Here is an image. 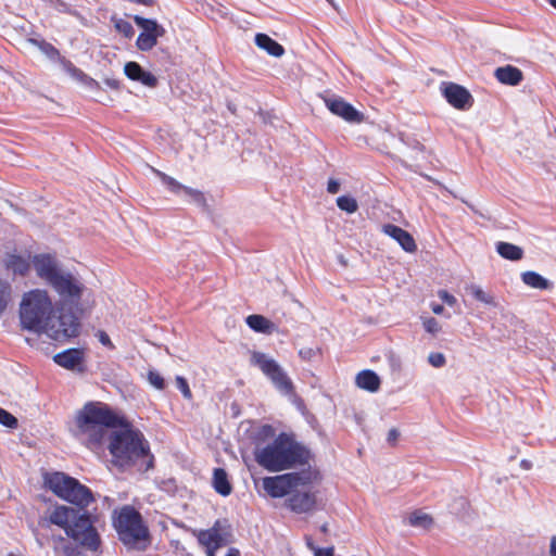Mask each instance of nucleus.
I'll list each match as a JSON object with an SVG mask.
<instances>
[{
    "mask_svg": "<svg viewBox=\"0 0 556 556\" xmlns=\"http://www.w3.org/2000/svg\"><path fill=\"white\" fill-rule=\"evenodd\" d=\"M77 435L90 450L99 448L109 429L121 428L110 437L112 463L122 469L136 467L146 472L154 467V456L143 433L103 402H88L76 415Z\"/></svg>",
    "mask_w": 556,
    "mask_h": 556,
    "instance_id": "1",
    "label": "nucleus"
},
{
    "mask_svg": "<svg viewBox=\"0 0 556 556\" xmlns=\"http://www.w3.org/2000/svg\"><path fill=\"white\" fill-rule=\"evenodd\" d=\"M20 319L23 328L45 333L61 342L77 337L80 329L78 317L63 308L55 312L48 292L40 289L30 290L23 295Z\"/></svg>",
    "mask_w": 556,
    "mask_h": 556,
    "instance_id": "2",
    "label": "nucleus"
},
{
    "mask_svg": "<svg viewBox=\"0 0 556 556\" xmlns=\"http://www.w3.org/2000/svg\"><path fill=\"white\" fill-rule=\"evenodd\" d=\"M254 459L262 468L270 472H278L307 465L312 459V454L293 435L280 432L271 442L256 444Z\"/></svg>",
    "mask_w": 556,
    "mask_h": 556,
    "instance_id": "3",
    "label": "nucleus"
},
{
    "mask_svg": "<svg viewBox=\"0 0 556 556\" xmlns=\"http://www.w3.org/2000/svg\"><path fill=\"white\" fill-rule=\"evenodd\" d=\"M43 484L58 497L81 509L94 502V496L88 486L64 472H46L43 475Z\"/></svg>",
    "mask_w": 556,
    "mask_h": 556,
    "instance_id": "4",
    "label": "nucleus"
},
{
    "mask_svg": "<svg viewBox=\"0 0 556 556\" xmlns=\"http://www.w3.org/2000/svg\"><path fill=\"white\" fill-rule=\"evenodd\" d=\"M113 526L118 534V539L131 547H144L149 540V530L143 523L142 517L138 510L130 505H125L118 510H114Z\"/></svg>",
    "mask_w": 556,
    "mask_h": 556,
    "instance_id": "5",
    "label": "nucleus"
},
{
    "mask_svg": "<svg viewBox=\"0 0 556 556\" xmlns=\"http://www.w3.org/2000/svg\"><path fill=\"white\" fill-rule=\"evenodd\" d=\"M65 533L89 551L97 552L100 548V535L86 513L76 510L75 519L71 520Z\"/></svg>",
    "mask_w": 556,
    "mask_h": 556,
    "instance_id": "6",
    "label": "nucleus"
},
{
    "mask_svg": "<svg viewBox=\"0 0 556 556\" xmlns=\"http://www.w3.org/2000/svg\"><path fill=\"white\" fill-rule=\"evenodd\" d=\"M251 359L253 365L262 370L278 391L286 395L295 393L293 382L275 359L261 352H254Z\"/></svg>",
    "mask_w": 556,
    "mask_h": 556,
    "instance_id": "7",
    "label": "nucleus"
},
{
    "mask_svg": "<svg viewBox=\"0 0 556 556\" xmlns=\"http://www.w3.org/2000/svg\"><path fill=\"white\" fill-rule=\"evenodd\" d=\"M251 359L253 365L262 370L278 391L286 395L295 393L293 382L275 359L261 352H254Z\"/></svg>",
    "mask_w": 556,
    "mask_h": 556,
    "instance_id": "8",
    "label": "nucleus"
},
{
    "mask_svg": "<svg viewBox=\"0 0 556 556\" xmlns=\"http://www.w3.org/2000/svg\"><path fill=\"white\" fill-rule=\"evenodd\" d=\"M132 20L135 24L141 28V33L136 40L137 48L140 51L152 50L156 46L157 39L165 35V28L155 20L146 18L140 15H134Z\"/></svg>",
    "mask_w": 556,
    "mask_h": 556,
    "instance_id": "9",
    "label": "nucleus"
},
{
    "mask_svg": "<svg viewBox=\"0 0 556 556\" xmlns=\"http://www.w3.org/2000/svg\"><path fill=\"white\" fill-rule=\"evenodd\" d=\"M50 286L59 294L62 302L75 306L79 304L85 289L84 285L70 273H62Z\"/></svg>",
    "mask_w": 556,
    "mask_h": 556,
    "instance_id": "10",
    "label": "nucleus"
},
{
    "mask_svg": "<svg viewBox=\"0 0 556 556\" xmlns=\"http://www.w3.org/2000/svg\"><path fill=\"white\" fill-rule=\"evenodd\" d=\"M31 263L37 276L49 285L62 274L55 256L49 253L36 254Z\"/></svg>",
    "mask_w": 556,
    "mask_h": 556,
    "instance_id": "11",
    "label": "nucleus"
},
{
    "mask_svg": "<svg viewBox=\"0 0 556 556\" xmlns=\"http://www.w3.org/2000/svg\"><path fill=\"white\" fill-rule=\"evenodd\" d=\"M442 94L447 103L456 110H469L473 104L471 93L465 87L455 83L444 84Z\"/></svg>",
    "mask_w": 556,
    "mask_h": 556,
    "instance_id": "12",
    "label": "nucleus"
},
{
    "mask_svg": "<svg viewBox=\"0 0 556 556\" xmlns=\"http://www.w3.org/2000/svg\"><path fill=\"white\" fill-rule=\"evenodd\" d=\"M327 109L349 123H362L364 115L340 97L325 98Z\"/></svg>",
    "mask_w": 556,
    "mask_h": 556,
    "instance_id": "13",
    "label": "nucleus"
},
{
    "mask_svg": "<svg viewBox=\"0 0 556 556\" xmlns=\"http://www.w3.org/2000/svg\"><path fill=\"white\" fill-rule=\"evenodd\" d=\"M85 353L80 349H67L53 356V361L61 367L70 370L84 371Z\"/></svg>",
    "mask_w": 556,
    "mask_h": 556,
    "instance_id": "14",
    "label": "nucleus"
},
{
    "mask_svg": "<svg viewBox=\"0 0 556 556\" xmlns=\"http://www.w3.org/2000/svg\"><path fill=\"white\" fill-rule=\"evenodd\" d=\"M263 489L274 498L283 497L292 491V486L286 473L275 477H265L263 479Z\"/></svg>",
    "mask_w": 556,
    "mask_h": 556,
    "instance_id": "15",
    "label": "nucleus"
},
{
    "mask_svg": "<svg viewBox=\"0 0 556 556\" xmlns=\"http://www.w3.org/2000/svg\"><path fill=\"white\" fill-rule=\"evenodd\" d=\"M287 503L288 507L294 513H308L316 506V495L313 492H294Z\"/></svg>",
    "mask_w": 556,
    "mask_h": 556,
    "instance_id": "16",
    "label": "nucleus"
},
{
    "mask_svg": "<svg viewBox=\"0 0 556 556\" xmlns=\"http://www.w3.org/2000/svg\"><path fill=\"white\" fill-rule=\"evenodd\" d=\"M382 230L386 235L394 239L404 251L413 253L417 250L415 239L405 229L393 224H387L383 226Z\"/></svg>",
    "mask_w": 556,
    "mask_h": 556,
    "instance_id": "17",
    "label": "nucleus"
},
{
    "mask_svg": "<svg viewBox=\"0 0 556 556\" xmlns=\"http://www.w3.org/2000/svg\"><path fill=\"white\" fill-rule=\"evenodd\" d=\"M494 77L503 85L518 86L523 80V73L514 65H505L497 67Z\"/></svg>",
    "mask_w": 556,
    "mask_h": 556,
    "instance_id": "18",
    "label": "nucleus"
},
{
    "mask_svg": "<svg viewBox=\"0 0 556 556\" xmlns=\"http://www.w3.org/2000/svg\"><path fill=\"white\" fill-rule=\"evenodd\" d=\"M292 490L300 485H308L320 479V473L317 469L307 468L296 472L286 473Z\"/></svg>",
    "mask_w": 556,
    "mask_h": 556,
    "instance_id": "19",
    "label": "nucleus"
},
{
    "mask_svg": "<svg viewBox=\"0 0 556 556\" xmlns=\"http://www.w3.org/2000/svg\"><path fill=\"white\" fill-rule=\"evenodd\" d=\"M76 509L67 506H56L49 515L48 521L63 528L65 531L72 519H75Z\"/></svg>",
    "mask_w": 556,
    "mask_h": 556,
    "instance_id": "20",
    "label": "nucleus"
},
{
    "mask_svg": "<svg viewBox=\"0 0 556 556\" xmlns=\"http://www.w3.org/2000/svg\"><path fill=\"white\" fill-rule=\"evenodd\" d=\"M5 268L12 271L13 275L25 276L30 269L29 256L9 254L5 260Z\"/></svg>",
    "mask_w": 556,
    "mask_h": 556,
    "instance_id": "21",
    "label": "nucleus"
},
{
    "mask_svg": "<svg viewBox=\"0 0 556 556\" xmlns=\"http://www.w3.org/2000/svg\"><path fill=\"white\" fill-rule=\"evenodd\" d=\"M245 323L255 332L271 334L277 331V326L263 315H249Z\"/></svg>",
    "mask_w": 556,
    "mask_h": 556,
    "instance_id": "22",
    "label": "nucleus"
},
{
    "mask_svg": "<svg viewBox=\"0 0 556 556\" xmlns=\"http://www.w3.org/2000/svg\"><path fill=\"white\" fill-rule=\"evenodd\" d=\"M355 382L358 388L372 393L377 392L381 384L379 376L370 369L358 372Z\"/></svg>",
    "mask_w": 556,
    "mask_h": 556,
    "instance_id": "23",
    "label": "nucleus"
},
{
    "mask_svg": "<svg viewBox=\"0 0 556 556\" xmlns=\"http://www.w3.org/2000/svg\"><path fill=\"white\" fill-rule=\"evenodd\" d=\"M198 540L208 551L218 549L224 544V539L219 530L215 527L200 531L198 534Z\"/></svg>",
    "mask_w": 556,
    "mask_h": 556,
    "instance_id": "24",
    "label": "nucleus"
},
{
    "mask_svg": "<svg viewBox=\"0 0 556 556\" xmlns=\"http://www.w3.org/2000/svg\"><path fill=\"white\" fill-rule=\"evenodd\" d=\"M255 45L275 58H280L285 53V48L266 34H256Z\"/></svg>",
    "mask_w": 556,
    "mask_h": 556,
    "instance_id": "25",
    "label": "nucleus"
},
{
    "mask_svg": "<svg viewBox=\"0 0 556 556\" xmlns=\"http://www.w3.org/2000/svg\"><path fill=\"white\" fill-rule=\"evenodd\" d=\"M31 42L35 43L49 59L59 60L68 71H76L74 64L70 60L61 56L59 50L52 43L46 40L35 39H33Z\"/></svg>",
    "mask_w": 556,
    "mask_h": 556,
    "instance_id": "26",
    "label": "nucleus"
},
{
    "mask_svg": "<svg viewBox=\"0 0 556 556\" xmlns=\"http://www.w3.org/2000/svg\"><path fill=\"white\" fill-rule=\"evenodd\" d=\"M213 488L222 496H228L232 492V485L228 479V473L224 468L214 469Z\"/></svg>",
    "mask_w": 556,
    "mask_h": 556,
    "instance_id": "27",
    "label": "nucleus"
},
{
    "mask_svg": "<svg viewBox=\"0 0 556 556\" xmlns=\"http://www.w3.org/2000/svg\"><path fill=\"white\" fill-rule=\"evenodd\" d=\"M521 280L528 287L539 290L552 289L553 283L536 271L528 270L521 274Z\"/></svg>",
    "mask_w": 556,
    "mask_h": 556,
    "instance_id": "28",
    "label": "nucleus"
},
{
    "mask_svg": "<svg viewBox=\"0 0 556 556\" xmlns=\"http://www.w3.org/2000/svg\"><path fill=\"white\" fill-rule=\"evenodd\" d=\"M496 252L505 260L520 261L523 257V250L509 242L500 241L496 243Z\"/></svg>",
    "mask_w": 556,
    "mask_h": 556,
    "instance_id": "29",
    "label": "nucleus"
},
{
    "mask_svg": "<svg viewBox=\"0 0 556 556\" xmlns=\"http://www.w3.org/2000/svg\"><path fill=\"white\" fill-rule=\"evenodd\" d=\"M408 521L412 527H418L422 529H430L433 525V518L420 509H416L410 513Z\"/></svg>",
    "mask_w": 556,
    "mask_h": 556,
    "instance_id": "30",
    "label": "nucleus"
},
{
    "mask_svg": "<svg viewBox=\"0 0 556 556\" xmlns=\"http://www.w3.org/2000/svg\"><path fill=\"white\" fill-rule=\"evenodd\" d=\"M154 173L160 177L162 182L167 187V189L173 193H179L180 191L185 192L186 186L181 185L175 178L166 175L165 173L154 169Z\"/></svg>",
    "mask_w": 556,
    "mask_h": 556,
    "instance_id": "31",
    "label": "nucleus"
},
{
    "mask_svg": "<svg viewBox=\"0 0 556 556\" xmlns=\"http://www.w3.org/2000/svg\"><path fill=\"white\" fill-rule=\"evenodd\" d=\"M337 205L341 211L353 214L358 210L357 201L350 195H341L337 199Z\"/></svg>",
    "mask_w": 556,
    "mask_h": 556,
    "instance_id": "32",
    "label": "nucleus"
},
{
    "mask_svg": "<svg viewBox=\"0 0 556 556\" xmlns=\"http://www.w3.org/2000/svg\"><path fill=\"white\" fill-rule=\"evenodd\" d=\"M470 294L479 302L484 304H494V299L491 294L483 291L479 286L472 285L469 287Z\"/></svg>",
    "mask_w": 556,
    "mask_h": 556,
    "instance_id": "33",
    "label": "nucleus"
},
{
    "mask_svg": "<svg viewBox=\"0 0 556 556\" xmlns=\"http://www.w3.org/2000/svg\"><path fill=\"white\" fill-rule=\"evenodd\" d=\"M143 68L134 61L127 62L124 66L125 75L130 79L137 81L140 78V74H142Z\"/></svg>",
    "mask_w": 556,
    "mask_h": 556,
    "instance_id": "34",
    "label": "nucleus"
},
{
    "mask_svg": "<svg viewBox=\"0 0 556 556\" xmlns=\"http://www.w3.org/2000/svg\"><path fill=\"white\" fill-rule=\"evenodd\" d=\"M147 380L156 390L162 391V390L165 389V380H164V378L162 377V375L159 371H156L154 369H150L148 371Z\"/></svg>",
    "mask_w": 556,
    "mask_h": 556,
    "instance_id": "35",
    "label": "nucleus"
},
{
    "mask_svg": "<svg viewBox=\"0 0 556 556\" xmlns=\"http://www.w3.org/2000/svg\"><path fill=\"white\" fill-rule=\"evenodd\" d=\"M114 27L119 34H122L126 38H131L135 34L132 25L128 21L123 18L117 20L114 23Z\"/></svg>",
    "mask_w": 556,
    "mask_h": 556,
    "instance_id": "36",
    "label": "nucleus"
},
{
    "mask_svg": "<svg viewBox=\"0 0 556 556\" xmlns=\"http://www.w3.org/2000/svg\"><path fill=\"white\" fill-rule=\"evenodd\" d=\"M185 193L188 194L192 199V201L197 203L199 206L203 208L207 207L206 198L202 191L186 187Z\"/></svg>",
    "mask_w": 556,
    "mask_h": 556,
    "instance_id": "37",
    "label": "nucleus"
},
{
    "mask_svg": "<svg viewBox=\"0 0 556 556\" xmlns=\"http://www.w3.org/2000/svg\"><path fill=\"white\" fill-rule=\"evenodd\" d=\"M175 382H176L177 388L182 393L184 397L186 400H191L192 399V392H191V390L189 388V383H188L187 379L185 377H182V376H177L176 379H175Z\"/></svg>",
    "mask_w": 556,
    "mask_h": 556,
    "instance_id": "38",
    "label": "nucleus"
},
{
    "mask_svg": "<svg viewBox=\"0 0 556 556\" xmlns=\"http://www.w3.org/2000/svg\"><path fill=\"white\" fill-rule=\"evenodd\" d=\"M137 81H140L142 85L154 88L157 86V78L150 72L142 71V74H140V78H138Z\"/></svg>",
    "mask_w": 556,
    "mask_h": 556,
    "instance_id": "39",
    "label": "nucleus"
},
{
    "mask_svg": "<svg viewBox=\"0 0 556 556\" xmlns=\"http://www.w3.org/2000/svg\"><path fill=\"white\" fill-rule=\"evenodd\" d=\"M424 328L431 334H437L441 330L439 321L433 317H428L422 321Z\"/></svg>",
    "mask_w": 556,
    "mask_h": 556,
    "instance_id": "40",
    "label": "nucleus"
},
{
    "mask_svg": "<svg viewBox=\"0 0 556 556\" xmlns=\"http://www.w3.org/2000/svg\"><path fill=\"white\" fill-rule=\"evenodd\" d=\"M428 362L435 368L443 367L446 363L445 356L440 352H432L428 356Z\"/></svg>",
    "mask_w": 556,
    "mask_h": 556,
    "instance_id": "41",
    "label": "nucleus"
},
{
    "mask_svg": "<svg viewBox=\"0 0 556 556\" xmlns=\"http://www.w3.org/2000/svg\"><path fill=\"white\" fill-rule=\"evenodd\" d=\"M307 547L314 552V556H333V547H317L311 540L307 541Z\"/></svg>",
    "mask_w": 556,
    "mask_h": 556,
    "instance_id": "42",
    "label": "nucleus"
},
{
    "mask_svg": "<svg viewBox=\"0 0 556 556\" xmlns=\"http://www.w3.org/2000/svg\"><path fill=\"white\" fill-rule=\"evenodd\" d=\"M2 426L8 427L10 429H16L18 426V421L16 417H14L11 413L2 409Z\"/></svg>",
    "mask_w": 556,
    "mask_h": 556,
    "instance_id": "43",
    "label": "nucleus"
},
{
    "mask_svg": "<svg viewBox=\"0 0 556 556\" xmlns=\"http://www.w3.org/2000/svg\"><path fill=\"white\" fill-rule=\"evenodd\" d=\"M96 336L102 345L106 346L110 350L115 349V345L113 344L109 334L104 330H99Z\"/></svg>",
    "mask_w": 556,
    "mask_h": 556,
    "instance_id": "44",
    "label": "nucleus"
},
{
    "mask_svg": "<svg viewBox=\"0 0 556 556\" xmlns=\"http://www.w3.org/2000/svg\"><path fill=\"white\" fill-rule=\"evenodd\" d=\"M438 296L450 306L455 305L457 302L456 298L446 290H439Z\"/></svg>",
    "mask_w": 556,
    "mask_h": 556,
    "instance_id": "45",
    "label": "nucleus"
},
{
    "mask_svg": "<svg viewBox=\"0 0 556 556\" xmlns=\"http://www.w3.org/2000/svg\"><path fill=\"white\" fill-rule=\"evenodd\" d=\"M399 437H400L399 430L395 429V428H392L388 432L387 441H388L389 444L394 446L396 444L397 440H399Z\"/></svg>",
    "mask_w": 556,
    "mask_h": 556,
    "instance_id": "46",
    "label": "nucleus"
},
{
    "mask_svg": "<svg viewBox=\"0 0 556 556\" xmlns=\"http://www.w3.org/2000/svg\"><path fill=\"white\" fill-rule=\"evenodd\" d=\"M340 189V184L336 179H329L327 184V191L331 194H336Z\"/></svg>",
    "mask_w": 556,
    "mask_h": 556,
    "instance_id": "47",
    "label": "nucleus"
},
{
    "mask_svg": "<svg viewBox=\"0 0 556 556\" xmlns=\"http://www.w3.org/2000/svg\"><path fill=\"white\" fill-rule=\"evenodd\" d=\"M299 355L303 358V359H309L311 356L313 355V350L312 349H301L299 351Z\"/></svg>",
    "mask_w": 556,
    "mask_h": 556,
    "instance_id": "48",
    "label": "nucleus"
},
{
    "mask_svg": "<svg viewBox=\"0 0 556 556\" xmlns=\"http://www.w3.org/2000/svg\"><path fill=\"white\" fill-rule=\"evenodd\" d=\"M431 309L437 315H441L444 312V307L441 304H432Z\"/></svg>",
    "mask_w": 556,
    "mask_h": 556,
    "instance_id": "49",
    "label": "nucleus"
},
{
    "mask_svg": "<svg viewBox=\"0 0 556 556\" xmlns=\"http://www.w3.org/2000/svg\"><path fill=\"white\" fill-rule=\"evenodd\" d=\"M549 554L556 556V536H553L551 540Z\"/></svg>",
    "mask_w": 556,
    "mask_h": 556,
    "instance_id": "50",
    "label": "nucleus"
},
{
    "mask_svg": "<svg viewBox=\"0 0 556 556\" xmlns=\"http://www.w3.org/2000/svg\"><path fill=\"white\" fill-rule=\"evenodd\" d=\"M106 83L113 89H117L119 87V84L117 80H108Z\"/></svg>",
    "mask_w": 556,
    "mask_h": 556,
    "instance_id": "51",
    "label": "nucleus"
},
{
    "mask_svg": "<svg viewBox=\"0 0 556 556\" xmlns=\"http://www.w3.org/2000/svg\"><path fill=\"white\" fill-rule=\"evenodd\" d=\"M320 531H321L323 533H327V532H328V526H327L326 523H325V525H323V526L320 527Z\"/></svg>",
    "mask_w": 556,
    "mask_h": 556,
    "instance_id": "52",
    "label": "nucleus"
},
{
    "mask_svg": "<svg viewBox=\"0 0 556 556\" xmlns=\"http://www.w3.org/2000/svg\"><path fill=\"white\" fill-rule=\"evenodd\" d=\"M549 4L556 9V0H548Z\"/></svg>",
    "mask_w": 556,
    "mask_h": 556,
    "instance_id": "53",
    "label": "nucleus"
},
{
    "mask_svg": "<svg viewBox=\"0 0 556 556\" xmlns=\"http://www.w3.org/2000/svg\"><path fill=\"white\" fill-rule=\"evenodd\" d=\"M521 464L525 468H529V465L525 460Z\"/></svg>",
    "mask_w": 556,
    "mask_h": 556,
    "instance_id": "54",
    "label": "nucleus"
},
{
    "mask_svg": "<svg viewBox=\"0 0 556 556\" xmlns=\"http://www.w3.org/2000/svg\"><path fill=\"white\" fill-rule=\"evenodd\" d=\"M226 556H237V555H236V554H231V553H229V554H227Z\"/></svg>",
    "mask_w": 556,
    "mask_h": 556,
    "instance_id": "55",
    "label": "nucleus"
}]
</instances>
